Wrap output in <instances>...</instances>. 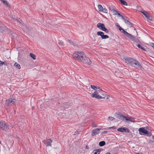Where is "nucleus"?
Segmentation results:
<instances>
[{
  "instance_id": "nucleus-1",
  "label": "nucleus",
  "mask_w": 154,
  "mask_h": 154,
  "mask_svg": "<svg viewBox=\"0 0 154 154\" xmlns=\"http://www.w3.org/2000/svg\"><path fill=\"white\" fill-rule=\"evenodd\" d=\"M72 57L74 59L82 62L84 63H88L89 65L91 63L90 59L86 57L83 52L76 51L73 54Z\"/></svg>"
},
{
  "instance_id": "nucleus-2",
  "label": "nucleus",
  "mask_w": 154,
  "mask_h": 154,
  "mask_svg": "<svg viewBox=\"0 0 154 154\" xmlns=\"http://www.w3.org/2000/svg\"><path fill=\"white\" fill-rule=\"evenodd\" d=\"M124 59L130 65L134 67L135 68L140 69L143 68L141 64L136 59L131 58H125Z\"/></svg>"
},
{
  "instance_id": "nucleus-3",
  "label": "nucleus",
  "mask_w": 154,
  "mask_h": 154,
  "mask_svg": "<svg viewBox=\"0 0 154 154\" xmlns=\"http://www.w3.org/2000/svg\"><path fill=\"white\" fill-rule=\"evenodd\" d=\"M116 26L118 28L119 30L122 32L123 33V34L127 37H128L130 39H131L132 40H134L135 38V37L131 34H130L125 31V30L122 28L118 24H117Z\"/></svg>"
},
{
  "instance_id": "nucleus-4",
  "label": "nucleus",
  "mask_w": 154,
  "mask_h": 154,
  "mask_svg": "<svg viewBox=\"0 0 154 154\" xmlns=\"http://www.w3.org/2000/svg\"><path fill=\"white\" fill-rule=\"evenodd\" d=\"M139 134L140 135H146L147 136H151L152 135V133L148 131L144 128H140L139 129Z\"/></svg>"
},
{
  "instance_id": "nucleus-5",
  "label": "nucleus",
  "mask_w": 154,
  "mask_h": 154,
  "mask_svg": "<svg viewBox=\"0 0 154 154\" xmlns=\"http://www.w3.org/2000/svg\"><path fill=\"white\" fill-rule=\"evenodd\" d=\"M16 101L15 99H13L10 98L6 100L5 104L7 106L12 105L14 104Z\"/></svg>"
},
{
  "instance_id": "nucleus-6",
  "label": "nucleus",
  "mask_w": 154,
  "mask_h": 154,
  "mask_svg": "<svg viewBox=\"0 0 154 154\" xmlns=\"http://www.w3.org/2000/svg\"><path fill=\"white\" fill-rule=\"evenodd\" d=\"M8 126L6 124L5 122L1 121L0 122V128L4 130H7L8 129Z\"/></svg>"
},
{
  "instance_id": "nucleus-7",
  "label": "nucleus",
  "mask_w": 154,
  "mask_h": 154,
  "mask_svg": "<svg viewBox=\"0 0 154 154\" xmlns=\"http://www.w3.org/2000/svg\"><path fill=\"white\" fill-rule=\"evenodd\" d=\"M114 116L116 118L118 119H121L123 120H124L125 118V116L123 115L122 113L120 112H119L118 113H115Z\"/></svg>"
},
{
  "instance_id": "nucleus-8",
  "label": "nucleus",
  "mask_w": 154,
  "mask_h": 154,
  "mask_svg": "<svg viewBox=\"0 0 154 154\" xmlns=\"http://www.w3.org/2000/svg\"><path fill=\"white\" fill-rule=\"evenodd\" d=\"M117 131H118L122 132H125L128 133H129L130 132L129 129L125 127L119 128L117 129Z\"/></svg>"
},
{
  "instance_id": "nucleus-9",
  "label": "nucleus",
  "mask_w": 154,
  "mask_h": 154,
  "mask_svg": "<svg viewBox=\"0 0 154 154\" xmlns=\"http://www.w3.org/2000/svg\"><path fill=\"white\" fill-rule=\"evenodd\" d=\"M91 96L93 97H95L97 99L105 98L104 97H103L98 94V93L96 91H94L92 94Z\"/></svg>"
},
{
  "instance_id": "nucleus-10",
  "label": "nucleus",
  "mask_w": 154,
  "mask_h": 154,
  "mask_svg": "<svg viewBox=\"0 0 154 154\" xmlns=\"http://www.w3.org/2000/svg\"><path fill=\"white\" fill-rule=\"evenodd\" d=\"M97 34L98 35L100 36L102 39H106L109 38L108 35H104V33L102 32H98Z\"/></svg>"
},
{
  "instance_id": "nucleus-11",
  "label": "nucleus",
  "mask_w": 154,
  "mask_h": 154,
  "mask_svg": "<svg viewBox=\"0 0 154 154\" xmlns=\"http://www.w3.org/2000/svg\"><path fill=\"white\" fill-rule=\"evenodd\" d=\"M43 142L46 146H51V143L52 142V140H51V139H48L46 140H44Z\"/></svg>"
},
{
  "instance_id": "nucleus-12",
  "label": "nucleus",
  "mask_w": 154,
  "mask_h": 154,
  "mask_svg": "<svg viewBox=\"0 0 154 154\" xmlns=\"http://www.w3.org/2000/svg\"><path fill=\"white\" fill-rule=\"evenodd\" d=\"M109 10L113 12L114 15L117 14V11L115 9V7L113 6H110L109 7Z\"/></svg>"
},
{
  "instance_id": "nucleus-13",
  "label": "nucleus",
  "mask_w": 154,
  "mask_h": 154,
  "mask_svg": "<svg viewBox=\"0 0 154 154\" xmlns=\"http://www.w3.org/2000/svg\"><path fill=\"white\" fill-rule=\"evenodd\" d=\"M100 130H101V129H99L98 128L93 130L92 131L91 135L92 136L95 135L96 134L99 133V131Z\"/></svg>"
},
{
  "instance_id": "nucleus-14",
  "label": "nucleus",
  "mask_w": 154,
  "mask_h": 154,
  "mask_svg": "<svg viewBox=\"0 0 154 154\" xmlns=\"http://www.w3.org/2000/svg\"><path fill=\"white\" fill-rule=\"evenodd\" d=\"M91 88L94 90L95 91H102V89L101 88L99 87L94 85H91Z\"/></svg>"
},
{
  "instance_id": "nucleus-15",
  "label": "nucleus",
  "mask_w": 154,
  "mask_h": 154,
  "mask_svg": "<svg viewBox=\"0 0 154 154\" xmlns=\"http://www.w3.org/2000/svg\"><path fill=\"white\" fill-rule=\"evenodd\" d=\"M125 119L127 121H129L132 122H135V121H134V118L131 116H125Z\"/></svg>"
},
{
  "instance_id": "nucleus-16",
  "label": "nucleus",
  "mask_w": 154,
  "mask_h": 154,
  "mask_svg": "<svg viewBox=\"0 0 154 154\" xmlns=\"http://www.w3.org/2000/svg\"><path fill=\"white\" fill-rule=\"evenodd\" d=\"M97 27L102 30L104 27H105V26L103 23H99L97 24Z\"/></svg>"
},
{
  "instance_id": "nucleus-17",
  "label": "nucleus",
  "mask_w": 154,
  "mask_h": 154,
  "mask_svg": "<svg viewBox=\"0 0 154 154\" xmlns=\"http://www.w3.org/2000/svg\"><path fill=\"white\" fill-rule=\"evenodd\" d=\"M1 1L2 2L3 4L7 7L8 8H10V5H9V3L7 1L5 0H2V1Z\"/></svg>"
},
{
  "instance_id": "nucleus-18",
  "label": "nucleus",
  "mask_w": 154,
  "mask_h": 154,
  "mask_svg": "<svg viewBox=\"0 0 154 154\" xmlns=\"http://www.w3.org/2000/svg\"><path fill=\"white\" fill-rule=\"evenodd\" d=\"M121 3L124 5H127V2L124 0H119Z\"/></svg>"
},
{
  "instance_id": "nucleus-19",
  "label": "nucleus",
  "mask_w": 154,
  "mask_h": 154,
  "mask_svg": "<svg viewBox=\"0 0 154 154\" xmlns=\"http://www.w3.org/2000/svg\"><path fill=\"white\" fill-rule=\"evenodd\" d=\"M106 143L104 141H101L99 142V145L100 146H102L105 145Z\"/></svg>"
},
{
  "instance_id": "nucleus-20",
  "label": "nucleus",
  "mask_w": 154,
  "mask_h": 154,
  "mask_svg": "<svg viewBox=\"0 0 154 154\" xmlns=\"http://www.w3.org/2000/svg\"><path fill=\"white\" fill-rule=\"evenodd\" d=\"M58 43L61 46L63 47L64 46L63 43L62 41L59 40H58Z\"/></svg>"
},
{
  "instance_id": "nucleus-21",
  "label": "nucleus",
  "mask_w": 154,
  "mask_h": 154,
  "mask_svg": "<svg viewBox=\"0 0 154 154\" xmlns=\"http://www.w3.org/2000/svg\"><path fill=\"white\" fill-rule=\"evenodd\" d=\"M137 46L139 48L142 49V50H144V51H146L145 50V48L143 47V46L140 44H138L137 45Z\"/></svg>"
},
{
  "instance_id": "nucleus-22",
  "label": "nucleus",
  "mask_w": 154,
  "mask_h": 154,
  "mask_svg": "<svg viewBox=\"0 0 154 154\" xmlns=\"http://www.w3.org/2000/svg\"><path fill=\"white\" fill-rule=\"evenodd\" d=\"M14 65V66H16L17 68H18L19 69H20L21 68L20 65L17 63H15Z\"/></svg>"
},
{
  "instance_id": "nucleus-23",
  "label": "nucleus",
  "mask_w": 154,
  "mask_h": 154,
  "mask_svg": "<svg viewBox=\"0 0 154 154\" xmlns=\"http://www.w3.org/2000/svg\"><path fill=\"white\" fill-rule=\"evenodd\" d=\"M98 10L100 12H101L103 9V7L102 6L100 5H98Z\"/></svg>"
},
{
  "instance_id": "nucleus-24",
  "label": "nucleus",
  "mask_w": 154,
  "mask_h": 154,
  "mask_svg": "<svg viewBox=\"0 0 154 154\" xmlns=\"http://www.w3.org/2000/svg\"><path fill=\"white\" fill-rule=\"evenodd\" d=\"M30 56L33 60H35L36 59L35 56L34 54L32 53H30Z\"/></svg>"
},
{
  "instance_id": "nucleus-25",
  "label": "nucleus",
  "mask_w": 154,
  "mask_h": 154,
  "mask_svg": "<svg viewBox=\"0 0 154 154\" xmlns=\"http://www.w3.org/2000/svg\"><path fill=\"white\" fill-rule=\"evenodd\" d=\"M141 12L146 17H147V15L148 14V13L146 11H142Z\"/></svg>"
},
{
  "instance_id": "nucleus-26",
  "label": "nucleus",
  "mask_w": 154,
  "mask_h": 154,
  "mask_svg": "<svg viewBox=\"0 0 154 154\" xmlns=\"http://www.w3.org/2000/svg\"><path fill=\"white\" fill-rule=\"evenodd\" d=\"M147 17H146V18L149 20L151 21L152 20V17L150 16V15L148 14L147 15Z\"/></svg>"
},
{
  "instance_id": "nucleus-27",
  "label": "nucleus",
  "mask_w": 154,
  "mask_h": 154,
  "mask_svg": "<svg viewBox=\"0 0 154 154\" xmlns=\"http://www.w3.org/2000/svg\"><path fill=\"white\" fill-rule=\"evenodd\" d=\"M108 11L105 8H104L102 9V10L101 11V12H103L106 13H107Z\"/></svg>"
},
{
  "instance_id": "nucleus-28",
  "label": "nucleus",
  "mask_w": 154,
  "mask_h": 154,
  "mask_svg": "<svg viewBox=\"0 0 154 154\" xmlns=\"http://www.w3.org/2000/svg\"><path fill=\"white\" fill-rule=\"evenodd\" d=\"M127 22L126 23L128 24L129 26H131L130 27H133V24L131 22H129L128 20L127 21Z\"/></svg>"
},
{
  "instance_id": "nucleus-29",
  "label": "nucleus",
  "mask_w": 154,
  "mask_h": 154,
  "mask_svg": "<svg viewBox=\"0 0 154 154\" xmlns=\"http://www.w3.org/2000/svg\"><path fill=\"white\" fill-rule=\"evenodd\" d=\"M102 31H104L106 33H108L109 32V30L106 28L105 26L104 27Z\"/></svg>"
},
{
  "instance_id": "nucleus-30",
  "label": "nucleus",
  "mask_w": 154,
  "mask_h": 154,
  "mask_svg": "<svg viewBox=\"0 0 154 154\" xmlns=\"http://www.w3.org/2000/svg\"><path fill=\"white\" fill-rule=\"evenodd\" d=\"M91 154H99V153H98V152L97 151V150L95 149L92 152Z\"/></svg>"
},
{
  "instance_id": "nucleus-31",
  "label": "nucleus",
  "mask_w": 154,
  "mask_h": 154,
  "mask_svg": "<svg viewBox=\"0 0 154 154\" xmlns=\"http://www.w3.org/2000/svg\"><path fill=\"white\" fill-rule=\"evenodd\" d=\"M115 119V118L109 116L108 117V119L110 121H112Z\"/></svg>"
},
{
  "instance_id": "nucleus-32",
  "label": "nucleus",
  "mask_w": 154,
  "mask_h": 154,
  "mask_svg": "<svg viewBox=\"0 0 154 154\" xmlns=\"http://www.w3.org/2000/svg\"><path fill=\"white\" fill-rule=\"evenodd\" d=\"M63 107L65 108V109H66L69 107L68 106H67L66 105L65 103H63Z\"/></svg>"
},
{
  "instance_id": "nucleus-33",
  "label": "nucleus",
  "mask_w": 154,
  "mask_h": 154,
  "mask_svg": "<svg viewBox=\"0 0 154 154\" xmlns=\"http://www.w3.org/2000/svg\"><path fill=\"white\" fill-rule=\"evenodd\" d=\"M103 150V149H96V150H97V151L99 153L100 152H101Z\"/></svg>"
},
{
  "instance_id": "nucleus-34",
  "label": "nucleus",
  "mask_w": 154,
  "mask_h": 154,
  "mask_svg": "<svg viewBox=\"0 0 154 154\" xmlns=\"http://www.w3.org/2000/svg\"><path fill=\"white\" fill-rule=\"evenodd\" d=\"M2 65L4 64L6 66L8 65V63L6 62H2Z\"/></svg>"
},
{
  "instance_id": "nucleus-35",
  "label": "nucleus",
  "mask_w": 154,
  "mask_h": 154,
  "mask_svg": "<svg viewBox=\"0 0 154 154\" xmlns=\"http://www.w3.org/2000/svg\"><path fill=\"white\" fill-rule=\"evenodd\" d=\"M92 126L93 127H96L97 126V125H95V123L94 122H93L92 123Z\"/></svg>"
},
{
  "instance_id": "nucleus-36",
  "label": "nucleus",
  "mask_w": 154,
  "mask_h": 154,
  "mask_svg": "<svg viewBox=\"0 0 154 154\" xmlns=\"http://www.w3.org/2000/svg\"><path fill=\"white\" fill-rule=\"evenodd\" d=\"M68 41L69 42L70 44L72 45L73 44V42L71 40H68Z\"/></svg>"
},
{
  "instance_id": "nucleus-37",
  "label": "nucleus",
  "mask_w": 154,
  "mask_h": 154,
  "mask_svg": "<svg viewBox=\"0 0 154 154\" xmlns=\"http://www.w3.org/2000/svg\"><path fill=\"white\" fill-rule=\"evenodd\" d=\"M123 20L125 21V23H127V21L128 20H127L125 17V18H123Z\"/></svg>"
},
{
  "instance_id": "nucleus-38",
  "label": "nucleus",
  "mask_w": 154,
  "mask_h": 154,
  "mask_svg": "<svg viewBox=\"0 0 154 154\" xmlns=\"http://www.w3.org/2000/svg\"><path fill=\"white\" fill-rule=\"evenodd\" d=\"M108 132L107 131H105L103 132H102V134H106Z\"/></svg>"
},
{
  "instance_id": "nucleus-39",
  "label": "nucleus",
  "mask_w": 154,
  "mask_h": 154,
  "mask_svg": "<svg viewBox=\"0 0 154 154\" xmlns=\"http://www.w3.org/2000/svg\"><path fill=\"white\" fill-rule=\"evenodd\" d=\"M112 128V129H115V128H116L115 127H114V126H113V127H109V129H111Z\"/></svg>"
},
{
  "instance_id": "nucleus-40",
  "label": "nucleus",
  "mask_w": 154,
  "mask_h": 154,
  "mask_svg": "<svg viewBox=\"0 0 154 154\" xmlns=\"http://www.w3.org/2000/svg\"><path fill=\"white\" fill-rule=\"evenodd\" d=\"M151 46H152L154 48V43H152L151 44Z\"/></svg>"
},
{
  "instance_id": "nucleus-41",
  "label": "nucleus",
  "mask_w": 154,
  "mask_h": 154,
  "mask_svg": "<svg viewBox=\"0 0 154 154\" xmlns=\"http://www.w3.org/2000/svg\"><path fill=\"white\" fill-rule=\"evenodd\" d=\"M2 61H1L0 60V66L2 65Z\"/></svg>"
},
{
  "instance_id": "nucleus-42",
  "label": "nucleus",
  "mask_w": 154,
  "mask_h": 154,
  "mask_svg": "<svg viewBox=\"0 0 154 154\" xmlns=\"http://www.w3.org/2000/svg\"><path fill=\"white\" fill-rule=\"evenodd\" d=\"M117 14H118L119 16L120 17H121V15H122L120 13H118V12L117 13Z\"/></svg>"
},
{
  "instance_id": "nucleus-43",
  "label": "nucleus",
  "mask_w": 154,
  "mask_h": 154,
  "mask_svg": "<svg viewBox=\"0 0 154 154\" xmlns=\"http://www.w3.org/2000/svg\"><path fill=\"white\" fill-rule=\"evenodd\" d=\"M121 17H122V19H123V18H125L122 15H121Z\"/></svg>"
},
{
  "instance_id": "nucleus-44",
  "label": "nucleus",
  "mask_w": 154,
  "mask_h": 154,
  "mask_svg": "<svg viewBox=\"0 0 154 154\" xmlns=\"http://www.w3.org/2000/svg\"><path fill=\"white\" fill-rule=\"evenodd\" d=\"M86 149H88V146H86Z\"/></svg>"
},
{
  "instance_id": "nucleus-45",
  "label": "nucleus",
  "mask_w": 154,
  "mask_h": 154,
  "mask_svg": "<svg viewBox=\"0 0 154 154\" xmlns=\"http://www.w3.org/2000/svg\"><path fill=\"white\" fill-rule=\"evenodd\" d=\"M106 154H111V153L109 152H107Z\"/></svg>"
},
{
  "instance_id": "nucleus-46",
  "label": "nucleus",
  "mask_w": 154,
  "mask_h": 154,
  "mask_svg": "<svg viewBox=\"0 0 154 154\" xmlns=\"http://www.w3.org/2000/svg\"><path fill=\"white\" fill-rule=\"evenodd\" d=\"M152 139H154V136H153V137H152Z\"/></svg>"
},
{
  "instance_id": "nucleus-47",
  "label": "nucleus",
  "mask_w": 154,
  "mask_h": 154,
  "mask_svg": "<svg viewBox=\"0 0 154 154\" xmlns=\"http://www.w3.org/2000/svg\"><path fill=\"white\" fill-rule=\"evenodd\" d=\"M34 108V107H32V109H33Z\"/></svg>"
},
{
  "instance_id": "nucleus-48",
  "label": "nucleus",
  "mask_w": 154,
  "mask_h": 154,
  "mask_svg": "<svg viewBox=\"0 0 154 154\" xmlns=\"http://www.w3.org/2000/svg\"><path fill=\"white\" fill-rule=\"evenodd\" d=\"M134 30H136V29H135V28H134Z\"/></svg>"
},
{
  "instance_id": "nucleus-49",
  "label": "nucleus",
  "mask_w": 154,
  "mask_h": 154,
  "mask_svg": "<svg viewBox=\"0 0 154 154\" xmlns=\"http://www.w3.org/2000/svg\"><path fill=\"white\" fill-rule=\"evenodd\" d=\"M152 142H154V141H152Z\"/></svg>"
},
{
  "instance_id": "nucleus-50",
  "label": "nucleus",
  "mask_w": 154,
  "mask_h": 154,
  "mask_svg": "<svg viewBox=\"0 0 154 154\" xmlns=\"http://www.w3.org/2000/svg\"><path fill=\"white\" fill-rule=\"evenodd\" d=\"M0 1H2V0H0Z\"/></svg>"
}]
</instances>
